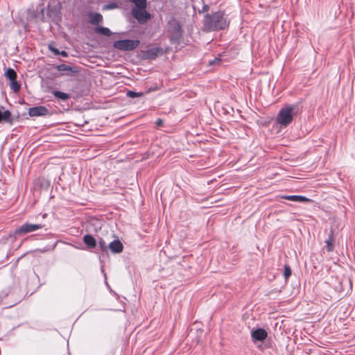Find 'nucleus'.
I'll return each mask as SVG.
<instances>
[{
	"label": "nucleus",
	"instance_id": "obj_1",
	"mask_svg": "<svg viewBox=\"0 0 355 355\" xmlns=\"http://www.w3.org/2000/svg\"><path fill=\"white\" fill-rule=\"evenodd\" d=\"M228 26V21L223 12H216L212 16H207L205 20V28L207 31L223 29Z\"/></svg>",
	"mask_w": 355,
	"mask_h": 355
},
{
	"label": "nucleus",
	"instance_id": "obj_2",
	"mask_svg": "<svg viewBox=\"0 0 355 355\" xmlns=\"http://www.w3.org/2000/svg\"><path fill=\"white\" fill-rule=\"evenodd\" d=\"M294 106H286L282 108L276 116V122L283 127L288 126L295 114Z\"/></svg>",
	"mask_w": 355,
	"mask_h": 355
},
{
	"label": "nucleus",
	"instance_id": "obj_3",
	"mask_svg": "<svg viewBox=\"0 0 355 355\" xmlns=\"http://www.w3.org/2000/svg\"><path fill=\"white\" fill-rule=\"evenodd\" d=\"M135 4V8L132 10L133 17L140 23L146 22L150 19V15L146 12V0H132Z\"/></svg>",
	"mask_w": 355,
	"mask_h": 355
},
{
	"label": "nucleus",
	"instance_id": "obj_4",
	"mask_svg": "<svg viewBox=\"0 0 355 355\" xmlns=\"http://www.w3.org/2000/svg\"><path fill=\"white\" fill-rule=\"evenodd\" d=\"M139 41L137 40H118L114 43V47L121 51H131L138 46Z\"/></svg>",
	"mask_w": 355,
	"mask_h": 355
},
{
	"label": "nucleus",
	"instance_id": "obj_5",
	"mask_svg": "<svg viewBox=\"0 0 355 355\" xmlns=\"http://www.w3.org/2000/svg\"><path fill=\"white\" fill-rule=\"evenodd\" d=\"M42 226L40 224H32L26 223L15 231V235L21 236L41 229Z\"/></svg>",
	"mask_w": 355,
	"mask_h": 355
},
{
	"label": "nucleus",
	"instance_id": "obj_6",
	"mask_svg": "<svg viewBox=\"0 0 355 355\" xmlns=\"http://www.w3.org/2000/svg\"><path fill=\"white\" fill-rule=\"evenodd\" d=\"M5 76L10 80V87L15 92H17L20 89V85L16 81L17 73L12 69H8Z\"/></svg>",
	"mask_w": 355,
	"mask_h": 355
},
{
	"label": "nucleus",
	"instance_id": "obj_7",
	"mask_svg": "<svg viewBox=\"0 0 355 355\" xmlns=\"http://www.w3.org/2000/svg\"><path fill=\"white\" fill-rule=\"evenodd\" d=\"M251 336L254 342L264 340L268 334L263 329H257L251 331Z\"/></svg>",
	"mask_w": 355,
	"mask_h": 355
},
{
	"label": "nucleus",
	"instance_id": "obj_8",
	"mask_svg": "<svg viewBox=\"0 0 355 355\" xmlns=\"http://www.w3.org/2000/svg\"><path fill=\"white\" fill-rule=\"evenodd\" d=\"M48 110L44 106L31 107L28 110V114L31 116H40L46 114Z\"/></svg>",
	"mask_w": 355,
	"mask_h": 355
},
{
	"label": "nucleus",
	"instance_id": "obj_9",
	"mask_svg": "<svg viewBox=\"0 0 355 355\" xmlns=\"http://www.w3.org/2000/svg\"><path fill=\"white\" fill-rule=\"evenodd\" d=\"M108 248L112 252L119 254L121 253L123 250V246L119 240H114L110 243Z\"/></svg>",
	"mask_w": 355,
	"mask_h": 355
},
{
	"label": "nucleus",
	"instance_id": "obj_10",
	"mask_svg": "<svg viewBox=\"0 0 355 355\" xmlns=\"http://www.w3.org/2000/svg\"><path fill=\"white\" fill-rule=\"evenodd\" d=\"M56 68L59 71L65 73H74L78 72V70L75 67L64 64H60L57 66Z\"/></svg>",
	"mask_w": 355,
	"mask_h": 355
},
{
	"label": "nucleus",
	"instance_id": "obj_11",
	"mask_svg": "<svg viewBox=\"0 0 355 355\" xmlns=\"http://www.w3.org/2000/svg\"><path fill=\"white\" fill-rule=\"evenodd\" d=\"M282 198L288 200L300 202H306L310 201V199L302 196H284Z\"/></svg>",
	"mask_w": 355,
	"mask_h": 355
},
{
	"label": "nucleus",
	"instance_id": "obj_12",
	"mask_svg": "<svg viewBox=\"0 0 355 355\" xmlns=\"http://www.w3.org/2000/svg\"><path fill=\"white\" fill-rule=\"evenodd\" d=\"M103 21V16L99 13H90L89 21L91 24H95L101 23Z\"/></svg>",
	"mask_w": 355,
	"mask_h": 355
},
{
	"label": "nucleus",
	"instance_id": "obj_13",
	"mask_svg": "<svg viewBox=\"0 0 355 355\" xmlns=\"http://www.w3.org/2000/svg\"><path fill=\"white\" fill-rule=\"evenodd\" d=\"M162 53H163V51L161 48L155 47V48L150 49L148 51V55L150 58H155L156 56H158L159 55H162Z\"/></svg>",
	"mask_w": 355,
	"mask_h": 355
},
{
	"label": "nucleus",
	"instance_id": "obj_14",
	"mask_svg": "<svg viewBox=\"0 0 355 355\" xmlns=\"http://www.w3.org/2000/svg\"><path fill=\"white\" fill-rule=\"evenodd\" d=\"M84 243L90 248H94L96 245V240L91 235H85L83 237Z\"/></svg>",
	"mask_w": 355,
	"mask_h": 355
},
{
	"label": "nucleus",
	"instance_id": "obj_15",
	"mask_svg": "<svg viewBox=\"0 0 355 355\" xmlns=\"http://www.w3.org/2000/svg\"><path fill=\"white\" fill-rule=\"evenodd\" d=\"M11 113L8 110L2 111L0 110V122L8 121Z\"/></svg>",
	"mask_w": 355,
	"mask_h": 355
},
{
	"label": "nucleus",
	"instance_id": "obj_16",
	"mask_svg": "<svg viewBox=\"0 0 355 355\" xmlns=\"http://www.w3.org/2000/svg\"><path fill=\"white\" fill-rule=\"evenodd\" d=\"M95 32L107 36H110L112 35L111 31L105 27H97L95 29Z\"/></svg>",
	"mask_w": 355,
	"mask_h": 355
},
{
	"label": "nucleus",
	"instance_id": "obj_17",
	"mask_svg": "<svg viewBox=\"0 0 355 355\" xmlns=\"http://www.w3.org/2000/svg\"><path fill=\"white\" fill-rule=\"evenodd\" d=\"M326 248L328 252H331L334 250V239L329 236V239L326 240Z\"/></svg>",
	"mask_w": 355,
	"mask_h": 355
},
{
	"label": "nucleus",
	"instance_id": "obj_18",
	"mask_svg": "<svg viewBox=\"0 0 355 355\" xmlns=\"http://www.w3.org/2000/svg\"><path fill=\"white\" fill-rule=\"evenodd\" d=\"M54 96L62 100H67L69 98V95L62 92L56 91L54 92Z\"/></svg>",
	"mask_w": 355,
	"mask_h": 355
},
{
	"label": "nucleus",
	"instance_id": "obj_19",
	"mask_svg": "<svg viewBox=\"0 0 355 355\" xmlns=\"http://www.w3.org/2000/svg\"><path fill=\"white\" fill-rule=\"evenodd\" d=\"M127 96L130 98H136V97H141L144 95V93L142 92H135L133 91L128 90L127 92Z\"/></svg>",
	"mask_w": 355,
	"mask_h": 355
},
{
	"label": "nucleus",
	"instance_id": "obj_20",
	"mask_svg": "<svg viewBox=\"0 0 355 355\" xmlns=\"http://www.w3.org/2000/svg\"><path fill=\"white\" fill-rule=\"evenodd\" d=\"M291 275V269L288 266H284V276L286 279H288Z\"/></svg>",
	"mask_w": 355,
	"mask_h": 355
},
{
	"label": "nucleus",
	"instance_id": "obj_21",
	"mask_svg": "<svg viewBox=\"0 0 355 355\" xmlns=\"http://www.w3.org/2000/svg\"><path fill=\"white\" fill-rule=\"evenodd\" d=\"M116 8H117V4L112 3H109V4L105 5L103 6V10H110V9H114Z\"/></svg>",
	"mask_w": 355,
	"mask_h": 355
},
{
	"label": "nucleus",
	"instance_id": "obj_22",
	"mask_svg": "<svg viewBox=\"0 0 355 355\" xmlns=\"http://www.w3.org/2000/svg\"><path fill=\"white\" fill-rule=\"evenodd\" d=\"M99 245L102 250H105L107 248V245L104 241H99Z\"/></svg>",
	"mask_w": 355,
	"mask_h": 355
},
{
	"label": "nucleus",
	"instance_id": "obj_23",
	"mask_svg": "<svg viewBox=\"0 0 355 355\" xmlns=\"http://www.w3.org/2000/svg\"><path fill=\"white\" fill-rule=\"evenodd\" d=\"M180 35H181V31H180V28L178 27L175 30V37L178 38L180 36Z\"/></svg>",
	"mask_w": 355,
	"mask_h": 355
},
{
	"label": "nucleus",
	"instance_id": "obj_24",
	"mask_svg": "<svg viewBox=\"0 0 355 355\" xmlns=\"http://www.w3.org/2000/svg\"><path fill=\"white\" fill-rule=\"evenodd\" d=\"M50 49H51L52 51H53L55 54H59V53H59V51H58L57 49H53V48H52V47H50Z\"/></svg>",
	"mask_w": 355,
	"mask_h": 355
},
{
	"label": "nucleus",
	"instance_id": "obj_25",
	"mask_svg": "<svg viewBox=\"0 0 355 355\" xmlns=\"http://www.w3.org/2000/svg\"><path fill=\"white\" fill-rule=\"evenodd\" d=\"M60 54H61L62 56H64V57L67 56V52H66V51H62V52L60 53Z\"/></svg>",
	"mask_w": 355,
	"mask_h": 355
},
{
	"label": "nucleus",
	"instance_id": "obj_26",
	"mask_svg": "<svg viewBox=\"0 0 355 355\" xmlns=\"http://www.w3.org/2000/svg\"><path fill=\"white\" fill-rule=\"evenodd\" d=\"M162 123V121L161 120L157 121V125H160Z\"/></svg>",
	"mask_w": 355,
	"mask_h": 355
}]
</instances>
